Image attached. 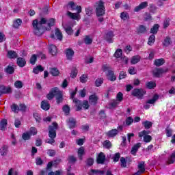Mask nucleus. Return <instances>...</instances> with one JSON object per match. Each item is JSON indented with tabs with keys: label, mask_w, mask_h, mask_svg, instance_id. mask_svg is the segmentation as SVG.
Here are the masks:
<instances>
[{
	"label": "nucleus",
	"mask_w": 175,
	"mask_h": 175,
	"mask_svg": "<svg viewBox=\"0 0 175 175\" xmlns=\"http://www.w3.org/2000/svg\"><path fill=\"white\" fill-rule=\"evenodd\" d=\"M12 93V88L10 87H5L3 85L0 86V96L2 94H10Z\"/></svg>",
	"instance_id": "nucleus-13"
},
{
	"label": "nucleus",
	"mask_w": 175,
	"mask_h": 175,
	"mask_svg": "<svg viewBox=\"0 0 175 175\" xmlns=\"http://www.w3.org/2000/svg\"><path fill=\"white\" fill-rule=\"evenodd\" d=\"M29 133L30 135L34 136V135H36V133H38V130H36V128L35 127H31L29 131Z\"/></svg>",
	"instance_id": "nucleus-53"
},
{
	"label": "nucleus",
	"mask_w": 175,
	"mask_h": 175,
	"mask_svg": "<svg viewBox=\"0 0 175 175\" xmlns=\"http://www.w3.org/2000/svg\"><path fill=\"white\" fill-rule=\"evenodd\" d=\"M172 39L170 38V37L167 36L163 42V45L165 46V47H168V46H170V44H172Z\"/></svg>",
	"instance_id": "nucleus-26"
},
{
	"label": "nucleus",
	"mask_w": 175,
	"mask_h": 175,
	"mask_svg": "<svg viewBox=\"0 0 175 175\" xmlns=\"http://www.w3.org/2000/svg\"><path fill=\"white\" fill-rule=\"evenodd\" d=\"M25 59L23 57H19L17 59V65L18 66H20V68H24L25 66Z\"/></svg>",
	"instance_id": "nucleus-23"
},
{
	"label": "nucleus",
	"mask_w": 175,
	"mask_h": 175,
	"mask_svg": "<svg viewBox=\"0 0 175 175\" xmlns=\"http://www.w3.org/2000/svg\"><path fill=\"white\" fill-rule=\"evenodd\" d=\"M6 126H8V120L3 119L0 122V129L1 131H6Z\"/></svg>",
	"instance_id": "nucleus-20"
},
{
	"label": "nucleus",
	"mask_w": 175,
	"mask_h": 175,
	"mask_svg": "<svg viewBox=\"0 0 175 175\" xmlns=\"http://www.w3.org/2000/svg\"><path fill=\"white\" fill-rule=\"evenodd\" d=\"M5 73H8L9 75H12V73H14V68L12 66H8L5 69Z\"/></svg>",
	"instance_id": "nucleus-39"
},
{
	"label": "nucleus",
	"mask_w": 175,
	"mask_h": 175,
	"mask_svg": "<svg viewBox=\"0 0 175 175\" xmlns=\"http://www.w3.org/2000/svg\"><path fill=\"white\" fill-rule=\"evenodd\" d=\"M85 44H91L92 43V37L91 36H85L83 38Z\"/></svg>",
	"instance_id": "nucleus-32"
},
{
	"label": "nucleus",
	"mask_w": 175,
	"mask_h": 175,
	"mask_svg": "<svg viewBox=\"0 0 175 175\" xmlns=\"http://www.w3.org/2000/svg\"><path fill=\"white\" fill-rule=\"evenodd\" d=\"M66 55L67 59H72V58H73V55H75V51H72V49H68L66 50Z\"/></svg>",
	"instance_id": "nucleus-18"
},
{
	"label": "nucleus",
	"mask_w": 175,
	"mask_h": 175,
	"mask_svg": "<svg viewBox=\"0 0 175 175\" xmlns=\"http://www.w3.org/2000/svg\"><path fill=\"white\" fill-rule=\"evenodd\" d=\"M49 136L51 139H46V143L49 144H54L55 143V139L57 136L56 131L58 129V124L56 122H53L51 126H49Z\"/></svg>",
	"instance_id": "nucleus-4"
},
{
	"label": "nucleus",
	"mask_w": 175,
	"mask_h": 175,
	"mask_svg": "<svg viewBox=\"0 0 175 175\" xmlns=\"http://www.w3.org/2000/svg\"><path fill=\"white\" fill-rule=\"evenodd\" d=\"M103 84V78H98L95 81L96 87H100Z\"/></svg>",
	"instance_id": "nucleus-52"
},
{
	"label": "nucleus",
	"mask_w": 175,
	"mask_h": 175,
	"mask_svg": "<svg viewBox=\"0 0 175 175\" xmlns=\"http://www.w3.org/2000/svg\"><path fill=\"white\" fill-rule=\"evenodd\" d=\"M8 175H18V172L14 168H11L8 171Z\"/></svg>",
	"instance_id": "nucleus-54"
},
{
	"label": "nucleus",
	"mask_w": 175,
	"mask_h": 175,
	"mask_svg": "<svg viewBox=\"0 0 175 175\" xmlns=\"http://www.w3.org/2000/svg\"><path fill=\"white\" fill-rule=\"evenodd\" d=\"M167 72V69L163 70V68H156L153 70V74L155 77H161L163 73H166Z\"/></svg>",
	"instance_id": "nucleus-10"
},
{
	"label": "nucleus",
	"mask_w": 175,
	"mask_h": 175,
	"mask_svg": "<svg viewBox=\"0 0 175 175\" xmlns=\"http://www.w3.org/2000/svg\"><path fill=\"white\" fill-rule=\"evenodd\" d=\"M129 73L130 75H136V69L134 67H130L129 68Z\"/></svg>",
	"instance_id": "nucleus-64"
},
{
	"label": "nucleus",
	"mask_w": 175,
	"mask_h": 175,
	"mask_svg": "<svg viewBox=\"0 0 175 175\" xmlns=\"http://www.w3.org/2000/svg\"><path fill=\"white\" fill-rule=\"evenodd\" d=\"M91 172H92V173H93V174H96V175H104L105 174L104 170H92Z\"/></svg>",
	"instance_id": "nucleus-46"
},
{
	"label": "nucleus",
	"mask_w": 175,
	"mask_h": 175,
	"mask_svg": "<svg viewBox=\"0 0 175 175\" xmlns=\"http://www.w3.org/2000/svg\"><path fill=\"white\" fill-rule=\"evenodd\" d=\"M158 29H159V25L155 24L152 28L150 29V32L151 33H157Z\"/></svg>",
	"instance_id": "nucleus-45"
},
{
	"label": "nucleus",
	"mask_w": 175,
	"mask_h": 175,
	"mask_svg": "<svg viewBox=\"0 0 175 175\" xmlns=\"http://www.w3.org/2000/svg\"><path fill=\"white\" fill-rule=\"evenodd\" d=\"M62 110L66 116H69L70 108L68 105H64L62 108Z\"/></svg>",
	"instance_id": "nucleus-44"
},
{
	"label": "nucleus",
	"mask_w": 175,
	"mask_h": 175,
	"mask_svg": "<svg viewBox=\"0 0 175 175\" xmlns=\"http://www.w3.org/2000/svg\"><path fill=\"white\" fill-rule=\"evenodd\" d=\"M83 155H84V147L81 146L78 150V157L79 158L80 161L83 160Z\"/></svg>",
	"instance_id": "nucleus-35"
},
{
	"label": "nucleus",
	"mask_w": 175,
	"mask_h": 175,
	"mask_svg": "<svg viewBox=\"0 0 175 175\" xmlns=\"http://www.w3.org/2000/svg\"><path fill=\"white\" fill-rule=\"evenodd\" d=\"M14 85L15 88H17L18 90H21V88H23L24 87V83L21 81H16L14 83Z\"/></svg>",
	"instance_id": "nucleus-34"
},
{
	"label": "nucleus",
	"mask_w": 175,
	"mask_h": 175,
	"mask_svg": "<svg viewBox=\"0 0 175 175\" xmlns=\"http://www.w3.org/2000/svg\"><path fill=\"white\" fill-rule=\"evenodd\" d=\"M8 58H17V53L13 51H8Z\"/></svg>",
	"instance_id": "nucleus-42"
},
{
	"label": "nucleus",
	"mask_w": 175,
	"mask_h": 175,
	"mask_svg": "<svg viewBox=\"0 0 175 175\" xmlns=\"http://www.w3.org/2000/svg\"><path fill=\"white\" fill-rule=\"evenodd\" d=\"M41 109H42V110H45V111H47V110H50V104L49 103V102L46 100L42 101Z\"/></svg>",
	"instance_id": "nucleus-19"
},
{
	"label": "nucleus",
	"mask_w": 175,
	"mask_h": 175,
	"mask_svg": "<svg viewBox=\"0 0 175 175\" xmlns=\"http://www.w3.org/2000/svg\"><path fill=\"white\" fill-rule=\"evenodd\" d=\"M64 28L68 35H73V29H72V27L69 26V25H66L64 26Z\"/></svg>",
	"instance_id": "nucleus-29"
},
{
	"label": "nucleus",
	"mask_w": 175,
	"mask_h": 175,
	"mask_svg": "<svg viewBox=\"0 0 175 175\" xmlns=\"http://www.w3.org/2000/svg\"><path fill=\"white\" fill-rule=\"evenodd\" d=\"M37 58L36 55H33L30 59V64H31V65H35Z\"/></svg>",
	"instance_id": "nucleus-59"
},
{
	"label": "nucleus",
	"mask_w": 175,
	"mask_h": 175,
	"mask_svg": "<svg viewBox=\"0 0 175 175\" xmlns=\"http://www.w3.org/2000/svg\"><path fill=\"white\" fill-rule=\"evenodd\" d=\"M11 110H12V111H14V113H18L20 111V107H18V105H17L16 104H13L11 106Z\"/></svg>",
	"instance_id": "nucleus-51"
},
{
	"label": "nucleus",
	"mask_w": 175,
	"mask_h": 175,
	"mask_svg": "<svg viewBox=\"0 0 175 175\" xmlns=\"http://www.w3.org/2000/svg\"><path fill=\"white\" fill-rule=\"evenodd\" d=\"M31 134L29 133V131L23 134V140H29Z\"/></svg>",
	"instance_id": "nucleus-55"
},
{
	"label": "nucleus",
	"mask_w": 175,
	"mask_h": 175,
	"mask_svg": "<svg viewBox=\"0 0 175 175\" xmlns=\"http://www.w3.org/2000/svg\"><path fill=\"white\" fill-rule=\"evenodd\" d=\"M55 24V19L51 18L47 21L45 18H42L40 21L36 19L33 21V28L34 33L38 36H40L43 33V25H47L45 28L46 31H50L51 27Z\"/></svg>",
	"instance_id": "nucleus-1"
},
{
	"label": "nucleus",
	"mask_w": 175,
	"mask_h": 175,
	"mask_svg": "<svg viewBox=\"0 0 175 175\" xmlns=\"http://www.w3.org/2000/svg\"><path fill=\"white\" fill-rule=\"evenodd\" d=\"M142 125L144 126L146 129H150V128L152 126V122L146 120L142 123Z\"/></svg>",
	"instance_id": "nucleus-37"
},
{
	"label": "nucleus",
	"mask_w": 175,
	"mask_h": 175,
	"mask_svg": "<svg viewBox=\"0 0 175 175\" xmlns=\"http://www.w3.org/2000/svg\"><path fill=\"white\" fill-rule=\"evenodd\" d=\"M67 125H68L70 129L76 128V120L73 118H69L67 120Z\"/></svg>",
	"instance_id": "nucleus-11"
},
{
	"label": "nucleus",
	"mask_w": 175,
	"mask_h": 175,
	"mask_svg": "<svg viewBox=\"0 0 175 175\" xmlns=\"http://www.w3.org/2000/svg\"><path fill=\"white\" fill-rule=\"evenodd\" d=\"M120 18H122V20L124 21L129 20V14H128L127 12H122L120 14Z\"/></svg>",
	"instance_id": "nucleus-48"
},
{
	"label": "nucleus",
	"mask_w": 175,
	"mask_h": 175,
	"mask_svg": "<svg viewBox=\"0 0 175 175\" xmlns=\"http://www.w3.org/2000/svg\"><path fill=\"white\" fill-rule=\"evenodd\" d=\"M118 105H120V103L117 100H112L109 103L111 109H113V107H116V106H118Z\"/></svg>",
	"instance_id": "nucleus-43"
},
{
	"label": "nucleus",
	"mask_w": 175,
	"mask_h": 175,
	"mask_svg": "<svg viewBox=\"0 0 175 175\" xmlns=\"http://www.w3.org/2000/svg\"><path fill=\"white\" fill-rule=\"evenodd\" d=\"M140 56L139 55H135V56H133L132 58H131V64L132 65H136V64H137L138 62H140Z\"/></svg>",
	"instance_id": "nucleus-31"
},
{
	"label": "nucleus",
	"mask_w": 175,
	"mask_h": 175,
	"mask_svg": "<svg viewBox=\"0 0 175 175\" xmlns=\"http://www.w3.org/2000/svg\"><path fill=\"white\" fill-rule=\"evenodd\" d=\"M138 32H139V33H144L145 32H147V29H146V27L141 25L138 29Z\"/></svg>",
	"instance_id": "nucleus-57"
},
{
	"label": "nucleus",
	"mask_w": 175,
	"mask_h": 175,
	"mask_svg": "<svg viewBox=\"0 0 175 175\" xmlns=\"http://www.w3.org/2000/svg\"><path fill=\"white\" fill-rule=\"evenodd\" d=\"M123 100H124V94H122V92H118L116 95V100L119 103H121V102H122Z\"/></svg>",
	"instance_id": "nucleus-41"
},
{
	"label": "nucleus",
	"mask_w": 175,
	"mask_h": 175,
	"mask_svg": "<svg viewBox=\"0 0 175 175\" xmlns=\"http://www.w3.org/2000/svg\"><path fill=\"white\" fill-rule=\"evenodd\" d=\"M43 70H44V69L43 68V67H42V66H38L36 68L33 69V73L38 75L39 72H43Z\"/></svg>",
	"instance_id": "nucleus-49"
},
{
	"label": "nucleus",
	"mask_w": 175,
	"mask_h": 175,
	"mask_svg": "<svg viewBox=\"0 0 175 175\" xmlns=\"http://www.w3.org/2000/svg\"><path fill=\"white\" fill-rule=\"evenodd\" d=\"M155 42V36L154 34H152L148 39V44L149 46H152Z\"/></svg>",
	"instance_id": "nucleus-38"
},
{
	"label": "nucleus",
	"mask_w": 175,
	"mask_h": 175,
	"mask_svg": "<svg viewBox=\"0 0 175 175\" xmlns=\"http://www.w3.org/2000/svg\"><path fill=\"white\" fill-rule=\"evenodd\" d=\"M98 96L95 94L91 95L89 97V103H90V105H95L98 103Z\"/></svg>",
	"instance_id": "nucleus-15"
},
{
	"label": "nucleus",
	"mask_w": 175,
	"mask_h": 175,
	"mask_svg": "<svg viewBox=\"0 0 175 175\" xmlns=\"http://www.w3.org/2000/svg\"><path fill=\"white\" fill-rule=\"evenodd\" d=\"M150 133V131H147L146 130L143 131L142 132L139 133V137H143L144 136V141L145 143H150L152 140V137L150 135H148Z\"/></svg>",
	"instance_id": "nucleus-8"
},
{
	"label": "nucleus",
	"mask_w": 175,
	"mask_h": 175,
	"mask_svg": "<svg viewBox=\"0 0 175 175\" xmlns=\"http://www.w3.org/2000/svg\"><path fill=\"white\" fill-rule=\"evenodd\" d=\"M125 77H126V72L121 71L119 75V80H122V79H125Z\"/></svg>",
	"instance_id": "nucleus-62"
},
{
	"label": "nucleus",
	"mask_w": 175,
	"mask_h": 175,
	"mask_svg": "<svg viewBox=\"0 0 175 175\" xmlns=\"http://www.w3.org/2000/svg\"><path fill=\"white\" fill-rule=\"evenodd\" d=\"M94 8L96 9V16L97 17H103L106 13V8H105V3L100 0L96 1L94 4Z\"/></svg>",
	"instance_id": "nucleus-5"
},
{
	"label": "nucleus",
	"mask_w": 175,
	"mask_h": 175,
	"mask_svg": "<svg viewBox=\"0 0 175 175\" xmlns=\"http://www.w3.org/2000/svg\"><path fill=\"white\" fill-rule=\"evenodd\" d=\"M49 53L52 55H57V53H58V51L57 50V46H55V45L54 44L49 45Z\"/></svg>",
	"instance_id": "nucleus-17"
},
{
	"label": "nucleus",
	"mask_w": 175,
	"mask_h": 175,
	"mask_svg": "<svg viewBox=\"0 0 175 175\" xmlns=\"http://www.w3.org/2000/svg\"><path fill=\"white\" fill-rule=\"evenodd\" d=\"M55 35L57 38L58 40H62V33L59 29H55Z\"/></svg>",
	"instance_id": "nucleus-36"
},
{
	"label": "nucleus",
	"mask_w": 175,
	"mask_h": 175,
	"mask_svg": "<svg viewBox=\"0 0 175 175\" xmlns=\"http://www.w3.org/2000/svg\"><path fill=\"white\" fill-rule=\"evenodd\" d=\"M148 6V1H143L139 5L136 6L134 8V12L136 13L140 12V10H143V9H146Z\"/></svg>",
	"instance_id": "nucleus-9"
},
{
	"label": "nucleus",
	"mask_w": 175,
	"mask_h": 175,
	"mask_svg": "<svg viewBox=\"0 0 175 175\" xmlns=\"http://www.w3.org/2000/svg\"><path fill=\"white\" fill-rule=\"evenodd\" d=\"M55 96L57 103L59 105V103H61L63 100L62 98V92L58 89V88L55 87L51 90L49 94H47L46 98L49 99V100H51Z\"/></svg>",
	"instance_id": "nucleus-3"
},
{
	"label": "nucleus",
	"mask_w": 175,
	"mask_h": 175,
	"mask_svg": "<svg viewBox=\"0 0 175 175\" xmlns=\"http://www.w3.org/2000/svg\"><path fill=\"white\" fill-rule=\"evenodd\" d=\"M122 55V50L120 49H118L114 53V57H116V58H120Z\"/></svg>",
	"instance_id": "nucleus-47"
},
{
	"label": "nucleus",
	"mask_w": 175,
	"mask_h": 175,
	"mask_svg": "<svg viewBox=\"0 0 175 175\" xmlns=\"http://www.w3.org/2000/svg\"><path fill=\"white\" fill-rule=\"evenodd\" d=\"M174 162H175V152H172V154L169 157L167 161V163H168V165H172V163Z\"/></svg>",
	"instance_id": "nucleus-30"
},
{
	"label": "nucleus",
	"mask_w": 175,
	"mask_h": 175,
	"mask_svg": "<svg viewBox=\"0 0 175 175\" xmlns=\"http://www.w3.org/2000/svg\"><path fill=\"white\" fill-rule=\"evenodd\" d=\"M106 161V156L103 152H100L97 157V163L103 164Z\"/></svg>",
	"instance_id": "nucleus-14"
},
{
	"label": "nucleus",
	"mask_w": 175,
	"mask_h": 175,
	"mask_svg": "<svg viewBox=\"0 0 175 175\" xmlns=\"http://www.w3.org/2000/svg\"><path fill=\"white\" fill-rule=\"evenodd\" d=\"M158 95H154L152 98L148 100L146 103L149 105H154V103L158 100Z\"/></svg>",
	"instance_id": "nucleus-40"
},
{
	"label": "nucleus",
	"mask_w": 175,
	"mask_h": 175,
	"mask_svg": "<svg viewBox=\"0 0 175 175\" xmlns=\"http://www.w3.org/2000/svg\"><path fill=\"white\" fill-rule=\"evenodd\" d=\"M146 85L148 90H154L157 87V83L155 81H148L146 83Z\"/></svg>",
	"instance_id": "nucleus-25"
},
{
	"label": "nucleus",
	"mask_w": 175,
	"mask_h": 175,
	"mask_svg": "<svg viewBox=\"0 0 175 175\" xmlns=\"http://www.w3.org/2000/svg\"><path fill=\"white\" fill-rule=\"evenodd\" d=\"M107 79L110 80V81H116V80H117V77L114 75V72L113 70H108L107 72Z\"/></svg>",
	"instance_id": "nucleus-12"
},
{
	"label": "nucleus",
	"mask_w": 175,
	"mask_h": 175,
	"mask_svg": "<svg viewBox=\"0 0 175 175\" xmlns=\"http://www.w3.org/2000/svg\"><path fill=\"white\" fill-rule=\"evenodd\" d=\"M50 73L53 76H58V75H59V71L58 69L53 68L51 69Z\"/></svg>",
	"instance_id": "nucleus-50"
},
{
	"label": "nucleus",
	"mask_w": 175,
	"mask_h": 175,
	"mask_svg": "<svg viewBox=\"0 0 175 175\" xmlns=\"http://www.w3.org/2000/svg\"><path fill=\"white\" fill-rule=\"evenodd\" d=\"M114 36V34L113 33V31H109L106 34L105 39L107 41L109 42V43H113V38Z\"/></svg>",
	"instance_id": "nucleus-21"
},
{
	"label": "nucleus",
	"mask_w": 175,
	"mask_h": 175,
	"mask_svg": "<svg viewBox=\"0 0 175 175\" xmlns=\"http://www.w3.org/2000/svg\"><path fill=\"white\" fill-rule=\"evenodd\" d=\"M117 135H118V130L116 129L106 133V135L108 136V137H115Z\"/></svg>",
	"instance_id": "nucleus-16"
},
{
	"label": "nucleus",
	"mask_w": 175,
	"mask_h": 175,
	"mask_svg": "<svg viewBox=\"0 0 175 175\" xmlns=\"http://www.w3.org/2000/svg\"><path fill=\"white\" fill-rule=\"evenodd\" d=\"M8 146L4 145L0 148V154L2 157L8 155Z\"/></svg>",
	"instance_id": "nucleus-24"
},
{
	"label": "nucleus",
	"mask_w": 175,
	"mask_h": 175,
	"mask_svg": "<svg viewBox=\"0 0 175 175\" xmlns=\"http://www.w3.org/2000/svg\"><path fill=\"white\" fill-rule=\"evenodd\" d=\"M23 24V21L20 18H16L13 22V27L14 28H18Z\"/></svg>",
	"instance_id": "nucleus-28"
},
{
	"label": "nucleus",
	"mask_w": 175,
	"mask_h": 175,
	"mask_svg": "<svg viewBox=\"0 0 175 175\" xmlns=\"http://www.w3.org/2000/svg\"><path fill=\"white\" fill-rule=\"evenodd\" d=\"M68 9H70V10H77V13H72L70 12H67V16L72 20H80V13H81V7L77 5L73 1H70L67 5Z\"/></svg>",
	"instance_id": "nucleus-2"
},
{
	"label": "nucleus",
	"mask_w": 175,
	"mask_h": 175,
	"mask_svg": "<svg viewBox=\"0 0 175 175\" xmlns=\"http://www.w3.org/2000/svg\"><path fill=\"white\" fill-rule=\"evenodd\" d=\"M33 117L37 122H40L42 118H40V115L38 113H35L33 114Z\"/></svg>",
	"instance_id": "nucleus-58"
},
{
	"label": "nucleus",
	"mask_w": 175,
	"mask_h": 175,
	"mask_svg": "<svg viewBox=\"0 0 175 175\" xmlns=\"http://www.w3.org/2000/svg\"><path fill=\"white\" fill-rule=\"evenodd\" d=\"M88 80V77L85 75H83L81 77H80V81L81 83H87Z\"/></svg>",
	"instance_id": "nucleus-56"
},
{
	"label": "nucleus",
	"mask_w": 175,
	"mask_h": 175,
	"mask_svg": "<svg viewBox=\"0 0 175 175\" xmlns=\"http://www.w3.org/2000/svg\"><path fill=\"white\" fill-rule=\"evenodd\" d=\"M120 157L121 154H120V153H116L113 158V162H118V161H120Z\"/></svg>",
	"instance_id": "nucleus-60"
},
{
	"label": "nucleus",
	"mask_w": 175,
	"mask_h": 175,
	"mask_svg": "<svg viewBox=\"0 0 175 175\" xmlns=\"http://www.w3.org/2000/svg\"><path fill=\"white\" fill-rule=\"evenodd\" d=\"M137 167L139 172L144 173V172H146V165L144 163V161H139L138 163Z\"/></svg>",
	"instance_id": "nucleus-22"
},
{
	"label": "nucleus",
	"mask_w": 175,
	"mask_h": 175,
	"mask_svg": "<svg viewBox=\"0 0 175 175\" xmlns=\"http://www.w3.org/2000/svg\"><path fill=\"white\" fill-rule=\"evenodd\" d=\"M146 94V90L143 89H134L132 92V95L136 96L138 99H142Z\"/></svg>",
	"instance_id": "nucleus-7"
},
{
	"label": "nucleus",
	"mask_w": 175,
	"mask_h": 175,
	"mask_svg": "<svg viewBox=\"0 0 175 175\" xmlns=\"http://www.w3.org/2000/svg\"><path fill=\"white\" fill-rule=\"evenodd\" d=\"M103 146L105 147V148H110V147H111V142H110V141L106 140L103 142Z\"/></svg>",
	"instance_id": "nucleus-61"
},
{
	"label": "nucleus",
	"mask_w": 175,
	"mask_h": 175,
	"mask_svg": "<svg viewBox=\"0 0 175 175\" xmlns=\"http://www.w3.org/2000/svg\"><path fill=\"white\" fill-rule=\"evenodd\" d=\"M142 144L140 143H137V144L134 145L131 149V154L133 155H135L136 152H137V150H139V148H140Z\"/></svg>",
	"instance_id": "nucleus-27"
},
{
	"label": "nucleus",
	"mask_w": 175,
	"mask_h": 175,
	"mask_svg": "<svg viewBox=\"0 0 175 175\" xmlns=\"http://www.w3.org/2000/svg\"><path fill=\"white\" fill-rule=\"evenodd\" d=\"M47 154L49 155V157H54L55 156V150L51 149L48 150Z\"/></svg>",
	"instance_id": "nucleus-63"
},
{
	"label": "nucleus",
	"mask_w": 175,
	"mask_h": 175,
	"mask_svg": "<svg viewBox=\"0 0 175 175\" xmlns=\"http://www.w3.org/2000/svg\"><path fill=\"white\" fill-rule=\"evenodd\" d=\"M74 103L76 104L77 106V110L79 111L83 109V107L85 109V110H88L90 107V105L88 104V101L84 100L83 103L80 100H78L77 98L73 99Z\"/></svg>",
	"instance_id": "nucleus-6"
},
{
	"label": "nucleus",
	"mask_w": 175,
	"mask_h": 175,
	"mask_svg": "<svg viewBox=\"0 0 175 175\" xmlns=\"http://www.w3.org/2000/svg\"><path fill=\"white\" fill-rule=\"evenodd\" d=\"M165 64V59H157L154 61V64L156 66H162Z\"/></svg>",
	"instance_id": "nucleus-33"
}]
</instances>
